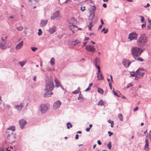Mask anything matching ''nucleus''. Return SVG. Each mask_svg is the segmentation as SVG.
<instances>
[{"instance_id": "obj_64", "label": "nucleus", "mask_w": 151, "mask_h": 151, "mask_svg": "<svg viewBox=\"0 0 151 151\" xmlns=\"http://www.w3.org/2000/svg\"><path fill=\"white\" fill-rule=\"evenodd\" d=\"M145 26V24H143L142 25V28L144 27Z\"/></svg>"}, {"instance_id": "obj_50", "label": "nucleus", "mask_w": 151, "mask_h": 151, "mask_svg": "<svg viewBox=\"0 0 151 151\" xmlns=\"http://www.w3.org/2000/svg\"><path fill=\"white\" fill-rule=\"evenodd\" d=\"M114 124V122L113 121H112V122H111V127L112 128L113 127V125Z\"/></svg>"}, {"instance_id": "obj_52", "label": "nucleus", "mask_w": 151, "mask_h": 151, "mask_svg": "<svg viewBox=\"0 0 151 151\" xmlns=\"http://www.w3.org/2000/svg\"><path fill=\"white\" fill-rule=\"evenodd\" d=\"M103 6L104 7L106 8L107 7V5L105 3H104L103 4Z\"/></svg>"}, {"instance_id": "obj_56", "label": "nucleus", "mask_w": 151, "mask_h": 151, "mask_svg": "<svg viewBox=\"0 0 151 151\" xmlns=\"http://www.w3.org/2000/svg\"><path fill=\"white\" fill-rule=\"evenodd\" d=\"M97 142L99 145H101V143L100 140H98L97 141Z\"/></svg>"}, {"instance_id": "obj_19", "label": "nucleus", "mask_w": 151, "mask_h": 151, "mask_svg": "<svg viewBox=\"0 0 151 151\" xmlns=\"http://www.w3.org/2000/svg\"><path fill=\"white\" fill-rule=\"evenodd\" d=\"M145 145L144 147L146 151H147L148 150V141L147 138H146L145 140Z\"/></svg>"}, {"instance_id": "obj_25", "label": "nucleus", "mask_w": 151, "mask_h": 151, "mask_svg": "<svg viewBox=\"0 0 151 151\" xmlns=\"http://www.w3.org/2000/svg\"><path fill=\"white\" fill-rule=\"evenodd\" d=\"M12 130V133H13V132L15 130V127L13 126H11L10 128H8L7 129V131Z\"/></svg>"}, {"instance_id": "obj_61", "label": "nucleus", "mask_w": 151, "mask_h": 151, "mask_svg": "<svg viewBox=\"0 0 151 151\" xmlns=\"http://www.w3.org/2000/svg\"><path fill=\"white\" fill-rule=\"evenodd\" d=\"M87 42H84L83 43V46L84 47V46H85V45H86V44H87Z\"/></svg>"}, {"instance_id": "obj_60", "label": "nucleus", "mask_w": 151, "mask_h": 151, "mask_svg": "<svg viewBox=\"0 0 151 151\" xmlns=\"http://www.w3.org/2000/svg\"><path fill=\"white\" fill-rule=\"evenodd\" d=\"M109 85L111 89L112 85L111 84L110 82H109Z\"/></svg>"}, {"instance_id": "obj_38", "label": "nucleus", "mask_w": 151, "mask_h": 151, "mask_svg": "<svg viewBox=\"0 0 151 151\" xmlns=\"http://www.w3.org/2000/svg\"><path fill=\"white\" fill-rule=\"evenodd\" d=\"M107 146L108 147V148L110 150L111 147V141H110L109 143L108 144Z\"/></svg>"}, {"instance_id": "obj_47", "label": "nucleus", "mask_w": 151, "mask_h": 151, "mask_svg": "<svg viewBox=\"0 0 151 151\" xmlns=\"http://www.w3.org/2000/svg\"><path fill=\"white\" fill-rule=\"evenodd\" d=\"M132 86H133V85L132 83H129L128 84L127 88H129L130 87H131Z\"/></svg>"}, {"instance_id": "obj_41", "label": "nucleus", "mask_w": 151, "mask_h": 151, "mask_svg": "<svg viewBox=\"0 0 151 151\" xmlns=\"http://www.w3.org/2000/svg\"><path fill=\"white\" fill-rule=\"evenodd\" d=\"M148 136H149L150 139V141L151 142V130L150 132L148 135L146 136V137L147 138Z\"/></svg>"}, {"instance_id": "obj_44", "label": "nucleus", "mask_w": 151, "mask_h": 151, "mask_svg": "<svg viewBox=\"0 0 151 151\" xmlns=\"http://www.w3.org/2000/svg\"><path fill=\"white\" fill-rule=\"evenodd\" d=\"M86 7L85 6H83V7H81V10L83 12L86 10Z\"/></svg>"}, {"instance_id": "obj_14", "label": "nucleus", "mask_w": 151, "mask_h": 151, "mask_svg": "<svg viewBox=\"0 0 151 151\" xmlns=\"http://www.w3.org/2000/svg\"><path fill=\"white\" fill-rule=\"evenodd\" d=\"M46 92L44 94V97H49L51 95L53 94V93L51 91H45Z\"/></svg>"}, {"instance_id": "obj_36", "label": "nucleus", "mask_w": 151, "mask_h": 151, "mask_svg": "<svg viewBox=\"0 0 151 151\" xmlns=\"http://www.w3.org/2000/svg\"><path fill=\"white\" fill-rule=\"evenodd\" d=\"M101 32H102L104 31V34H106V33L108 32V29H106V28H103V29L101 30Z\"/></svg>"}, {"instance_id": "obj_29", "label": "nucleus", "mask_w": 151, "mask_h": 151, "mask_svg": "<svg viewBox=\"0 0 151 151\" xmlns=\"http://www.w3.org/2000/svg\"><path fill=\"white\" fill-rule=\"evenodd\" d=\"M118 117L119 119L121 121H122L123 120V117L122 116V114H119L118 115Z\"/></svg>"}, {"instance_id": "obj_21", "label": "nucleus", "mask_w": 151, "mask_h": 151, "mask_svg": "<svg viewBox=\"0 0 151 151\" xmlns=\"http://www.w3.org/2000/svg\"><path fill=\"white\" fill-rule=\"evenodd\" d=\"M55 86L57 87H58L60 85V82H59L58 79L57 78H55Z\"/></svg>"}, {"instance_id": "obj_59", "label": "nucleus", "mask_w": 151, "mask_h": 151, "mask_svg": "<svg viewBox=\"0 0 151 151\" xmlns=\"http://www.w3.org/2000/svg\"><path fill=\"white\" fill-rule=\"evenodd\" d=\"M102 26V25H100L98 27V29H101V28Z\"/></svg>"}, {"instance_id": "obj_12", "label": "nucleus", "mask_w": 151, "mask_h": 151, "mask_svg": "<svg viewBox=\"0 0 151 151\" xmlns=\"http://www.w3.org/2000/svg\"><path fill=\"white\" fill-rule=\"evenodd\" d=\"M61 104V102L59 100H58L55 102L53 105V109H56L59 108L60 107Z\"/></svg>"}, {"instance_id": "obj_54", "label": "nucleus", "mask_w": 151, "mask_h": 151, "mask_svg": "<svg viewBox=\"0 0 151 151\" xmlns=\"http://www.w3.org/2000/svg\"><path fill=\"white\" fill-rule=\"evenodd\" d=\"M91 89V87H88L86 89L85 91H88L90 90Z\"/></svg>"}, {"instance_id": "obj_20", "label": "nucleus", "mask_w": 151, "mask_h": 151, "mask_svg": "<svg viewBox=\"0 0 151 151\" xmlns=\"http://www.w3.org/2000/svg\"><path fill=\"white\" fill-rule=\"evenodd\" d=\"M48 20H42L40 23V26L42 27L45 26L47 23Z\"/></svg>"}, {"instance_id": "obj_32", "label": "nucleus", "mask_w": 151, "mask_h": 151, "mask_svg": "<svg viewBox=\"0 0 151 151\" xmlns=\"http://www.w3.org/2000/svg\"><path fill=\"white\" fill-rule=\"evenodd\" d=\"M80 42L78 40H76L75 41L72 42L73 44L74 45H76L78 44V43H80Z\"/></svg>"}, {"instance_id": "obj_6", "label": "nucleus", "mask_w": 151, "mask_h": 151, "mask_svg": "<svg viewBox=\"0 0 151 151\" xmlns=\"http://www.w3.org/2000/svg\"><path fill=\"white\" fill-rule=\"evenodd\" d=\"M86 50L88 51L93 53H94L96 50L95 47L91 45H87L86 47Z\"/></svg>"}, {"instance_id": "obj_16", "label": "nucleus", "mask_w": 151, "mask_h": 151, "mask_svg": "<svg viewBox=\"0 0 151 151\" xmlns=\"http://www.w3.org/2000/svg\"><path fill=\"white\" fill-rule=\"evenodd\" d=\"M23 107V104L22 103H21L20 104V105H15V108L17 109L19 111H21L22 109V108Z\"/></svg>"}, {"instance_id": "obj_17", "label": "nucleus", "mask_w": 151, "mask_h": 151, "mask_svg": "<svg viewBox=\"0 0 151 151\" xmlns=\"http://www.w3.org/2000/svg\"><path fill=\"white\" fill-rule=\"evenodd\" d=\"M56 28L55 26H53L50 28L49 32L51 34H52L56 31Z\"/></svg>"}, {"instance_id": "obj_63", "label": "nucleus", "mask_w": 151, "mask_h": 151, "mask_svg": "<svg viewBox=\"0 0 151 151\" xmlns=\"http://www.w3.org/2000/svg\"><path fill=\"white\" fill-rule=\"evenodd\" d=\"M89 38L88 37H85L84 41H86L88 40Z\"/></svg>"}, {"instance_id": "obj_48", "label": "nucleus", "mask_w": 151, "mask_h": 151, "mask_svg": "<svg viewBox=\"0 0 151 151\" xmlns=\"http://www.w3.org/2000/svg\"><path fill=\"white\" fill-rule=\"evenodd\" d=\"M113 93L115 96H118V97L119 96H118L117 93H116V92H115L114 91H113Z\"/></svg>"}, {"instance_id": "obj_33", "label": "nucleus", "mask_w": 151, "mask_h": 151, "mask_svg": "<svg viewBox=\"0 0 151 151\" xmlns=\"http://www.w3.org/2000/svg\"><path fill=\"white\" fill-rule=\"evenodd\" d=\"M26 61H24L19 62V64L21 65V67H23L24 65L26 63Z\"/></svg>"}, {"instance_id": "obj_7", "label": "nucleus", "mask_w": 151, "mask_h": 151, "mask_svg": "<svg viewBox=\"0 0 151 151\" xmlns=\"http://www.w3.org/2000/svg\"><path fill=\"white\" fill-rule=\"evenodd\" d=\"M136 71L139 78H140L141 76H143L145 74V70L143 68H139Z\"/></svg>"}, {"instance_id": "obj_43", "label": "nucleus", "mask_w": 151, "mask_h": 151, "mask_svg": "<svg viewBox=\"0 0 151 151\" xmlns=\"http://www.w3.org/2000/svg\"><path fill=\"white\" fill-rule=\"evenodd\" d=\"M89 29L90 30H91V27L92 26V23L90 22V24L88 25Z\"/></svg>"}, {"instance_id": "obj_35", "label": "nucleus", "mask_w": 151, "mask_h": 151, "mask_svg": "<svg viewBox=\"0 0 151 151\" xmlns=\"http://www.w3.org/2000/svg\"><path fill=\"white\" fill-rule=\"evenodd\" d=\"M80 90V88L78 87L77 89V90L73 91V93L74 94H76L78 93H79V91Z\"/></svg>"}, {"instance_id": "obj_28", "label": "nucleus", "mask_w": 151, "mask_h": 151, "mask_svg": "<svg viewBox=\"0 0 151 151\" xmlns=\"http://www.w3.org/2000/svg\"><path fill=\"white\" fill-rule=\"evenodd\" d=\"M55 62V60L53 58H52L50 60V63L52 66H53L54 65Z\"/></svg>"}, {"instance_id": "obj_46", "label": "nucleus", "mask_w": 151, "mask_h": 151, "mask_svg": "<svg viewBox=\"0 0 151 151\" xmlns=\"http://www.w3.org/2000/svg\"><path fill=\"white\" fill-rule=\"evenodd\" d=\"M140 17H141V21L142 22H143L144 20L145 19L144 17L142 16H140Z\"/></svg>"}, {"instance_id": "obj_1", "label": "nucleus", "mask_w": 151, "mask_h": 151, "mask_svg": "<svg viewBox=\"0 0 151 151\" xmlns=\"http://www.w3.org/2000/svg\"><path fill=\"white\" fill-rule=\"evenodd\" d=\"M147 42V37L144 34H142L138 39L137 43L138 46L142 47L145 45Z\"/></svg>"}, {"instance_id": "obj_42", "label": "nucleus", "mask_w": 151, "mask_h": 151, "mask_svg": "<svg viewBox=\"0 0 151 151\" xmlns=\"http://www.w3.org/2000/svg\"><path fill=\"white\" fill-rule=\"evenodd\" d=\"M42 31L41 29H38V34L39 36H40L42 34Z\"/></svg>"}, {"instance_id": "obj_45", "label": "nucleus", "mask_w": 151, "mask_h": 151, "mask_svg": "<svg viewBox=\"0 0 151 151\" xmlns=\"http://www.w3.org/2000/svg\"><path fill=\"white\" fill-rule=\"evenodd\" d=\"M31 49H32V51H35L37 49V48L36 47H31Z\"/></svg>"}, {"instance_id": "obj_55", "label": "nucleus", "mask_w": 151, "mask_h": 151, "mask_svg": "<svg viewBox=\"0 0 151 151\" xmlns=\"http://www.w3.org/2000/svg\"><path fill=\"white\" fill-rule=\"evenodd\" d=\"M150 6V4L148 3H147V5L146 6H144L145 7H147Z\"/></svg>"}, {"instance_id": "obj_2", "label": "nucleus", "mask_w": 151, "mask_h": 151, "mask_svg": "<svg viewBox=\"0 0 151 151\" xmlns=\"http://www.w3.org/2000/svg\"><path fill=\"white\" fill-rule=\"evenodd\" d=\"M131 51L133 57H134L139 56L143 50L142 49L136 47L132 48Z\"/></svg>"}, {"instance_id": "obj_15", "label": "nucleus", "mask_w": 151, "mask_h": 151, "mask_svg": "<svg viewBox=\"0 0 151 151\" xmlns=\"http://www.w3.org/2000/svg\"><path fill=\"white\" fill-rule=\"evenodd\" d=\"M23 41H21L19 43H18L16 46L15 48L16 49L18 50L21 49L23 45Z\"/></svg>"}, {"instance_id": "obj_62", "label": "nucleus", "mask_w": 151, "mask_h": 151, "mask_svg": "<svg viewBox=\"0 0 151 151\" xmlns=\"http://www.w3.org/2000/svg\"><path fill=\"white\" fill-rule=\"evenodd\" d=\"M36 76H34L33 77V79L35 81L36 80Z\"/></svg>"}, {"instance_id": "obj_13", "label": "nucleus", "mask_w": 151, "mask_h": 151, "mask_svg": "<svg viewBox=\"0 0 151 151\" xmlns=\"http://www.w3.org/2000/svg\"><path fill=\"white\" fill-rule=\"evenodd\" d=\"M131 62L129 61L126 59H124L122 60V63L125 66L128 67L131 63Z\"/></svg>"}, {"instance_id": "obj_23", "label": "nucleus", "mask_w": 151, "mask_h": 151, "mask_svg": "<svg viewBox=\"0 0 151 151\" xmlns=\"http://www.w3.org/2000/svg\"><path fill=\"white\" fill-rule=\"evenodd\" d=\"M98 78L99 80H101L103 79V77L102 75L100 73V72H99L98 71L97 73Z\"/></svg>"}, {"instance_id": "obj_11", "label": "nucleus", "mask_w": 151, "mask_h": 151, "mask_svg": "<svg viewBox=\"0 0 151 151\" xmlns=\"http://www.w3.org/2000/svg\"><path fill=\"white\" fill-rule=\"evenodd\" d=\"M19 123L20 125V128L22 129L26 125L27 122L24 119H20L19 121Z\"/></svg>"}, {"instance_id": "obj_26", "label": "nucleus", "mask_w": 151, "mask_h": 151, "mask_svg": "<svg viewBox=\"0 0 151 151\" xmlns=\"http://www.w3.org/2000/svg\"><path fill=\"white\" fill-rule=\"evenodd\" d=\"M134 58L136 60H137L139 61L142 62L143 61V59H142L141 58L139 57H134Z\"/></svg>"}, {"instance_id": "obj_57", "label": "nucleus", "mask_w": 151, "mask_h": 151, "mask_svg": "<svg viewBox=\"0 0 151 151\" xmlns=\"http://www.w3.org/2000/svg\"><path fill=\"white\" fill-rule=\"evenodd\" d=\"M78 137H79L78 135L77 134H76V135L75 139H78Z\"/></svg>"}, {"instance_id": "obj_31", "label": "nucleus", "mask_w": 151, "mask_h": 151, "mask_svg": "<svg viewBox=\"0 0 151 151\" xmlns=\"http://www.w3.org/2000/svg\"><path fill=\"white\" fill-rule=\"evenodd\" d=\"M104 104V101L102 100H100L99 101L98 103V105L99 106H103Z\"/></svg>"}, {"instance_id": "obj_3", "label": "nucleus", "mask_w": 151, "mask_h": 151, "mask_svg": "<svg viewBox=\"0 0 151 151\" xmlns=\"http://www.w3.org/2000/svg\"><path fill=\"white\" fill-rule=\"evenodd\" d=\"M45 91H52L54 86L53 81L52 80L46 81L45 82Z\"/></svg>"}, {"instance_id": "obj_58", "label": "nucleus", "mask_w": 151, "mask_h": 151, "mask_svg": "<svg viewBox=\"0 0 151 151\" xmlns=\"http://www.w3.org/2000/svg\"><path fill=\"white\" fill-rule=\"evenodd\" d=\"M90 128L89 127L87 128L86 129V130L87 132H89L90 130Z\"/></svg>"}, {"instance_id": "obj_37", "label": "nucleus", "mask_w": 151, "mask_h": 151, "mask_svg": "<svg viewBox=\"0 0 151 151\" xmlns=\"http://www.w3.org/2000/svg\"><path fill=\"white\" fill-rule=\"evenodd\" d=\"M59 1L60 4H63L64 3H67V0H59Z\"/></svg>"}, {"instance_id": "obj_22", "label": "nucleus", "mask_w": 151, "mask_h": 151, "mask_svg": "<svg viewBox=\"0 0 151 151\" xmlns=\"http://www.w3.org/2000/svg\"><path fill=\"white\" fill-rule=\"evenodd\" d=\"M137 75L138 74L137 73V71H136V72H134L133 73H132L131 75V76L135 77V79L136 80H137L139 78V77Z\"/></svg>"}, {"instance_id": "obj_5", "label": "nucleus", "mask_w": 151, "mask_h": 151, "mask_svg": "<svg viewBox=\"0 0 151 151\" xmlns=\"http://www.w3.org/2000/svg\"><path fill=\"white\" fill-rule=\"evenodd\" d=\"M138 35L135 32H133L130 33L128 37V39L130 41L133 40H137V39Z\"/></svg>"}, {"instance_id": "obj_39", "label": "nucleus", "mask_w": 151, "mask_h": 151, "mask_svg": "<svg viewBox=\"0 0 151 151\" xmlns=\"http://www.w3.org/2000/svg\"><path fill=\"white\" fill-rule=\"evenodd\" d=\"M16 28L18 31H20L22 30L23 28V27L22 26H20L19 27H17Z\"/></svg>"}, {"instance_id": "obj_4", "label": "nucleus", "mask_w": 151, "mask_h": 151, "mask_svg": "<svg viewBox=\"0 0 151 151\" xmlns=\"http://www.w3.org/2000/svg\"><path fill=\"white\" fill-rule=\"evenodd\" d=\"M7 138V139L10 142H12L14 141V136L12 133V130L6 131Z\"/></svg>"}, {"instance_id": "obj_18", "label": "nucleus", "mask_w": 151, "mask_h": 151, "mask_svg": "<svg viewBox=\"0 0 151 151\" xmlns=\"http://www.w3.org/2000/svg\"><path fill=\"white\" fill-rule=\"evenodd\" d=\"M7 47L6 44V42H1L0 44V48L2 49H5Z\"/></svg>"}, {"instance_id": "obj_34", "label": "nucleus", "mask_w": 151, "mask_h": 151, "mask_svg": "<svg viewBox=\"0 0 151 151\" xmlns=\"http://www.w3.org/2000/svg\"><path fill=\"white\" fill-rule=\"evenodd\" d=\"M66 126L68 129H69L70 127H72V125L70 122H68L67 123Z\"/></svg>"}, {"instance_id": "obj_10", "label": "nucleus", "mask_w": 151, "mask_h": 151, "mask_svg": "<svg viewBox=\"0 0 151 151\" xmlns=\"http://www.w3.org/2000/svg\"><path fill=\"white\" fill-rule=\"evenodd\" d=\"M94 63L95 64L96 68L98 70V72H101L100 70V67L99 65H98V64H99V59L98 58H96L95 59L94 61Z\"/></svg>"}, {"instance_id": "obj_40", "label": "nucleus", "mask_w": 151, "mask_h": 151, "mask_svg": "<svg viewBox=\"0 0 151 151\" xmlns=\"http://www.w3.org/2000/svg\"><path fill=\"white\" fill-rule=\"evenodd\" d=\"M83 99V97L82 95L81 94V93H80L79 94V96L78 97V99L80 100V99Z\"/></svg>"}, {"instance_id": "obj_49", "label": "nucleus", "mask_w": 151, "mask_h": 151, "mask_svg": "<svg viewBox=\"0 0 151 151\" xmlns=\"http://www.w3.org/2000/svg\"><path fill=\"white\" fill-rule=\"evenodd\" d=\"M108 134H109V136H111V135H112L113 134L112 132H108Z\"/></svg>"}, {"instance_id": "obj_27", "label": "nucleus", "mask_w": 151, "mask_h": 151, "mask_svg": "<svg viewBox=\"0 0 151 151\" xmlns=\"http://www.w3.org/2000/svg\"><path fill=\"white\" fill-rule=\"evenodd\" d=\"M74 22H75V19L73 17H72V18H70L69 21V23L70 24H73L74 23Z\"/></svg>"}, {"instance_id": "obj_53", "label": "nucleus", "mask_w": 151, "mask_h": 151, "mask_svg": "<svg viewBox=\"0 0 151 151\" xmlns=\"http://www.w3.org/2000/svg\"><path fill=\"white\" fill-rule=\"evenodd\" d=\"M138 107H136L135 109H133V111H137L138 110Z\"/></svg>"}, {"instance_id": "obj_51", "label": "nucleus", "mask_w": 151, "mask_h": 151, "mask_svg": "<svg viewBox=\"0 0 151 151\" xmlns=\"http://www.w3.org/2000/svg\"><path fill=\"white\" fill-rule=\"evenodd\" d=\"M5 148L3 147L0 148V151H4Z\"/></svg>"}, {"instance_id": "obj_30", "label": "nucleus", "mask_w": 151, "mask_h": 151, "mask_svg": "<svg viewBox=\"0 0 151 151\" xmlns=\"http://www.w3.org/2000/svg\"><path fill=\"white\" fill-rule=\"evenodd\" d=\"M98 89V91L99 93H101V94H103L104 93V91L103 90L100 88H97Z\"/></svg>"}, {"instance_id": "obj_24", "label": "nucleus", "mask_w": 151, "mask_h": 151, "mask_svg": "<svg viewBox=\"0 0 151 151\" xmlns=\"http://www.w3.org/2000/svg\"><path fill=\"white\" fill-rule=\"evenodd\" d=\"M69 27L70 29L72 30L73 29L77 28H78V27L76 26L73 24H72L69 25Z\"/></svg>"}, {"instance_id": "obj_9", "label": "nucleus", "mask_w": 151, "mask_h": 151, "mask_svg": "<svg viewBox=\"0 0 151 151\" xmlns=\"http://www.w3.org/2000/svg\"><path fill=\"white\" fill-rule=\"evenodd\" d=\"M60 17V13L58 11H56L52 15L51 19L54 20L55 19L58 18Z\"/></svg>"}, {"instance_id": "obj_8", "label": "nucleus", "mask_w": 151, "mask_h": 151, "mask_svg": "<svg viewBox=\"0 0 151 151\" xmlns=\"http://www.w3.org/2000/svg\"><path fill=\"white\" fill-rule=\"evenodd\" d=\"M40 107V110L42 113H45L48 110V107L46 105L42 104Z\"/></svg>"}]
</instances>
